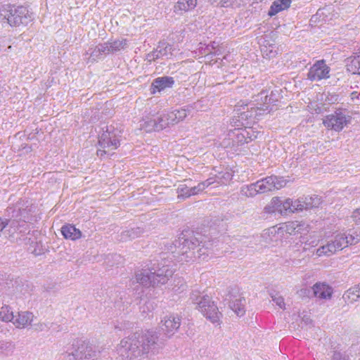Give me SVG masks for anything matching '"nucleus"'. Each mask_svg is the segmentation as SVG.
<instances>
[{
    "mask_svg": "<svg viewBox=\"0 0 360 360\" xmlns=\"http://www.w3.org/2000/svg\"><path fill=\"white\" fill-rule=\"evenodd\" d=\"M135 278L137 283L146 287L154 286L157 283L155 280V275L153 274L151 269L139 271L136 274Z\"/></svg>",
    "mask_w": 360,
    "mask_h": 360,
    "instance_id": "12",
    "label": "nucleus"
},
{
    "mask_svg": "<svg viewBox=\"0 0 360 360\" xmlns=\"http://www.w3.org/2000/svg\"><path fill=\"white\" fill-rule=\"evenodd\" d=\"M143 233V229L140 227H136L129 230L124 231L121 234V240L126 241L127 240L134 239L140 236Z\"/></svg>",
    "mask_w": 360,
    "mask_h": 360,
    "instance_id": "25",
    "label": "nucleus"
},
{
    "mask_svg": "<svg viewBox=\"0 0 360 360\" xmlns=\"http://www.w3.org/2000/svg\"><path fill=\"white\" fill-rule=\"evenodd\" d=\"M314 297L320 300H330L333 294V288L325 283H316L312 287Z\"/></svg>",
    "mask_w": 360,
    "mask_h": 360,
    "instance_id": "13",
    "label": "nucleus"
},
{
    "mask_svg": "<svg viewBox=\"0 0 360 360\" xmlns=\"http://www.w3.org/2000/svg\"><path fill=\"white\" fill-rule=\"evenodd\" d=\"M197 4V0H179L174 6L175 11H188L193 9Z\"/></svg>",
    "mask_w": 360,
    "mask_h": 360,
    "instance_id": "24",
    "label": "nucleus"
},
{
    "mask_svg": "<svg viewBox=\"0 0 360 360\" xmlns=\"http://www.w3.org/2000/svg\"><path fill=\"white\" fill-rule=\"evenodd\" d=\"M240 117H241V119H243L244 117H247V115L245 114V112H243L240 114Z\"/></svg>",
    "mask_w": 360,
    "mask_h": 360,
    "instance_id": "55",
    "label": "nucleus"
},
{
    "mask_svg": "<svg viewBox=\"0 0 360 360\" xmlns=\"http://www.w3.org/2000/svg\"><path fill=\"white\" fill-rule=\"evenodd\" d=\"M156 118L146 117L141 121V126L147 131H158Z\"/></svg>",
    "mask_w": 360,
    "mask_h": 360,
    "instance_id": "29",
    "label": "nucleus"
},
{
    "mask_svg": "<svg viewBox=\"0 0 360 360\" xmlns=\"http://www.w3.org/2000/svg\"><path fill=\"white\" fill-rule=\"evenodd\" d=\"M189 299L195 305V309L211 322L214 323L219 321L221 313L210 296L201 295L199 291L194 290L191 293Z\"/></svg>",
    "mask_w": 360,
    "mask_h": 360,
    "instance_id": "2",
    "label": "nucleus"
},
{
    "mask_svg": "<svg viewBox=\"0 0 360 360\" xmlns=\"http://www.w3.org/2000/svg\"><path fill=\"white\" fill-rule=\"evenodd\" d=\"M356 296V298H360V287L359 285L349 289L344 295V297H347L348 299H352V301H356V299L352 297Z\"/></svg>",
    "mask_w": 360,
    "mask_h": 360,
    "instance_id": "37",
    "label": "nucleus"
},
{
    "mask_svg": "<svg viewBox=\"0 0 360 360\" xmlns=\"http://www.w3.org/2000/svg\"><path fill=\"white\" fill-rule=\"evenodd\" d=\"M171 46L166 43H161L153 52L148 54L147 59L149 61L154 60L158 58L167 56L171 51Z\"/></svg>",
    "mask_w": 360,
    "mask_h": 360,
    "instance_id": "20",
    "label": "nucleus"
},
{
    "mask_svg": "<svg viewBox=\"0 0 360 360\" xmlns=\"http://www.w3.org/2000/svg\"><path fill=\"white\" fill-rule=\"evenodd\" d=\"M333 360H349V357L340 352H335L333 356Z\"/></svg>",
    "mask_w": 360,
    "mask_h": 360,
    "instance_id": "50",
    "label": "nucleus"
},
{
    "mask_svg": "<svg viewBox=\"0 0 360 360\" xmlns=\"http://www.w3.org/2000/svg\"><path fill=\"white\" fill-rule=\"evenodd\" d=\"M157 341L158 336L153 332L135 333L122 339L117 351L124 359H136L148 354Z\"/></svg>",
    "mask_w": 360,
    "mask_h": 360,
    "instance_id": "1",
    "label": "nucleus"
},
{
    "mask_svg": "<svg viewBox=\"0 0 360 360\" xmlns=\"http://www.w3.org/2000/svg\"><path fill=\"white\" fill-rule=\"evenodd\" d=\"M36 326H37L36 329H39V330H42L44 328V327H45V324H44V323H38L37 325H36Z\"/></svg>",
    "mask_w": 360,
    "mask_h": 360,
    "instance_id": "54",
    "label": "nucleus"
},
{
    "mask_svg": "<svg viewBox=\"0 0 360 360\" xmlns=\"http://www.w3.org/2000/svg\"><path fill=\"white\" fill-rule=\"evenodd\" d=\"M352 98L354 99L355 97H357L356 95V92H352Z\"/></svg>",
    "mask_w": 360,
    "mask_h": 360,
    "instance_id": "56",
    "label": "nucleus"
},
{
    "mask_svg": "<svg viewBox=\"0 0 360 360\" xmlns=\"http://www.w3.org/2000/svg\"><path fill=\"white\" fill-rule=\"evenodd\" d=\"M300 240L301 245L304 244L302 248L303 251H306L309 249L310 247H316L319 244V240L315 238L306 239L304 237H301Z\"/></svg>",
    "mask_w": 360,
    "mask_h": 360,
    "instance_id": "38",
    "label": "nucleus"
},
{
    "mask_svg": "<svg viewBox=\"0 0 360 360\" xmlns=\"http://www.w3.org/2000/svg\"><path fill=\"white\" fill-rule=\"evenodd\" d=\"M269 100L267 92L266 91H262L255 100V101L257 102V108L263 110L267 109V106H265V105L268 103Z\"/></svg>",
    "mask_w": 360,
    "mask_h": 360,
    "instance_id": "30",
    "label": "nucleus"
},
{
    "mask_svg": "<svg viewBox=\"0 0 360 360\" xmlns=\"http://www.w3.org/2000/svg\"><path fill=\"white\" fill-rule=\"evenodd\" d=\"M259 193L274 191L284 187L287 181L283 177L270 176L257 181Z\"/></svg>",
    "mask_w": 360,
    "mask_h": 360,
    "instance_id": "7",
    "label": "nucleus"
},
{
    "mask_svg": "<svg viewBox=\"0 0 360 360\" xmlns=\"http://www.w3.org/2000/svg\"><path fill=\"white\" fill-rule=\"evenodd\" d=\"M212 184H213L212 179H207L205 181L199 183L197 186L191 187V196L198 195Z\"/></svg>",
    "mask_w": 360,
    "mask_h": 360,
    "instance_id": "28",
    "label": "nucleus"
},
{
    "mask_svg": "<svg viewBox=\"0 0 360 360\" xmlns=\"http://www.w3.org/2000/svg\"><path fill=\"white\" fill-rule=\"evenodd\" d=\"M232 174L228 171L219 172L215 174L214 176H211L209 179H212L213 184L217 182L219 184H226L232 179Z\"/></svg>",
    "mask_w": 360,
    "mask_h": 360,
    "instance_id": "26",
    "label": "nucleus"
},
{
    "mask_svg": "<svg viewBox=\"0 0 360 360\" xmlns=\"http://www.w3.org/2000/svg\"><path fill=\"white\" fill-rule=\"evenodd\" d=\"M249 135L250 133L246 129L243 130L242 131H238L236 134L238 139H239L240 136H241L243 139H244V142L246 143L248 142L247 139H250V140L252 139L251 136H250Z\"/></svg>",
    "mask_w": 360,
    "mask_h": 360,
    "instance_id": "49",
    "label": "nucleus"
},
{
    "mask_svg": "<svg viewBox=\"0 0 360 360\" xmlns=\"http://www.w3.org/2000/svg\"><path fill=\"white\" fill-rule=\"evenodd\" d=\"M278 48L275 43H273L269 39H264L261 44V52L264 58L271 59L278 53Z\"/></svg>",
    "mask_w": 360,
    "mask_h": 360,
    "instance_id": "16",
    "label": "nucleus"
},
{
    "mask_svg": "<svg viewBox=\"0 0 360 360\" xmlns=\"http://www.w3.org/2000/svg\"><path fill=\"white\" fill-rule=\"evenodd\" d=\"M217 46L218 45L217 44V43L213 41L210 44L207 45V49L210 53H212V50L215 49L217 47Z\"/></svg>",
    "mask_w": 360,
    "mask_h": 360,
    "instance_id": "53",
    "label": "nucleus"
},
{
    "mask_svg": "<svg viewBox=\"0 0 360 360\" xmlns=\"http://www.w3.org/2000/svg\"><path fill=\"white\" fill-rule=\"evenodd\" d=\"M345 240L347 242V247L349 245H354L360 241V230L354 231L352 233L346 235L345 233Z\"/></svg>",
    "mask_w": 360,
    "mask_h": 360,
    "instance_id": "36",
    "label": "nucleus"
},
{
    "mask_svg": "<svg viewBox=\"0 0 360 360\" xmlns=\"http://www.w3.org/2000/svg\"><path fill=\"white\" fill-rule=\"evenodd\" d=\"M243 138L240 136V138L238 139V141L242 143L243 142Z\"/></svg>",
    "mask_w": 360,
    "mask_h": 360,
    "instance_id": "57",
    "label": "nucleus"
},
{
    "mask_svg": "<svg viewBox=\"0 0 360 360\" xmlns=\"http://www.w3.org/2000/svg\"><path fill=\"white\" fill-rule=\"evenodd\" d=\"M15 346L11 342L0 341V353L8 354L12 352Z\"/></svg>",
    "mask_w": 360,
    "mask_h": 360,
    "instance_id": "39",
    "label": "nucleus"
},
{
    "mask_svg": "<svg viewBox=\"0 0 360 360\" xmlns=\"http://www.w3.org/2000/svg\"><path fill=\"white\" fill-rule=\"evenodd\" d=\"M352 68H354L353 73L360 75V56L352 61Z\"/></svg>",
    "mask_w": 360,
    "mask_h": 360,
    "instance_id": "48",
    "label": "nucleus"
},
{
    "mask_svg": "<svg viewBox=\"0 0 360 360\" xmlns=\"http://www.w3.org/2000/svg\"><path fill=\"white\" fill-rule=\"evenodd\" d=\"M350 120L351 117L349 115L342 110H338L334 113L327 115L323 123L328 129L340 131L350 122Z\"/></svg>",
    "mask_w": 360,
    "mask_h": 360,
    "instance_id": "6",
    "label": "nucleus"
},
{
    "mask_svg": "<svg viewBox=\"0 0 360 360\" xmlns=\"http://www.w3.org/2000/svg\"><path fill=\"white\" fill-rule=\"evenodd\" d=\"M330 68L324 60H317L309 69L307 78L311 81H320L330 77Z\"/></svg>",
    "mask_w": 360,
    "mask_h": 360,
    "instance_id": "8",
    "label": "nucleus"
},
{
    "mask_svg": "<svg viewBox=\"0 0 360 360\" xmlns=\"http://www.w3.org/2000/svg\"><path fill=\"white\" fill-rule=\"evenodd\" d=\"M295 221L298 224L296 229L297 233H303L309 231V226L304 221Z\"/></svg>",
    "mask_w": 360,
    "mask_h": 360,
    "instance_id": "45",
    "label": "nucleus"
},
{
    "mask_svg": "<svg viewBox=\"0 0 360 360\" xmlns=\"http://www.w3.org/2000/svg\"><path fill=\"white\" fill-rule=\"evenodd\" d=\"M272 300L278 305L281 309H285V302L283 297L276 294L275 295H271Z\"/></svg>",
    "mask_w": 360,
    "mask_h": 360,
    "instance_id": "47",
    "label": "nucleus"
},
{
    "mask_svg": "<svg viewBox=\"0 0 360 360\" xmlns=\"http://www.w3.org/2000/svg\"><path fill=\"white\" fill-rule=\"evenodd\" d=\"M245 299L239 296L230 302L229 307L238 316H241L245 312Z\"/></svg>",
    "mask_w": 360,
    "mask_h": 360,
    "instance_id": "21",
    "label": "nucleus"
},
{
    "mask_svg": "<svg viewBox=\"0 0 360 360\" xmlns=\"http://www.w3.org/2000/svg\"><path fill=\"white\" fill-rule=\"evenodd\" d=\"M233 3V0H221L219 2V5L221 7H229L232 6Z\"/></svg>",
    "mask_w": 360,
    "mask_h": 360,
    "instance_id": "52",
    "label": "nucleus"
},
{
    "mask_svg": "<svg viewBox=\"0 0 360 360\" xmlns=\"http://www.w3.org/2000/svg\"><path fill=\"white\" fill-rule=\"evenodd\" d=\"M109 43L111 46L110 50L112 51V53L124 49L127 46V41L124 39L114 40L109 41Z\"/></svg>",
    "mask_w": 360,
    "mask_h": 360,
    "instance_id": "32",
    "label": "nucleus"
},
{
    "mask_svg": "<svg viewBox=\"0 0 360 360\" xmlns=\"http://www.w3.org/2000/svg\"><path fill=\"white\" fill-rule=\"evenodd\" d=\"M14 314L8 306H3L0 311V319L3 321L8 322L14 319Z\"/></svg>",
    "mask_w": 360,
    "mask_h": 360,
    "instance_id": "31",
    "label": "nucleus"
},
{
    "mask_svg": "<svg viewBox=\"0 0 360 360\" xmlns=\"http://www.w3.org/2000/svg\"><path fill=\"white\" fill-rule=\"evenodd\" d=\"M292 205V200H291L290 198H288L284 202H282L281 207L283 210V214H286L287 212H291Z\"/></svg>",
    "mask_w": 360,
    "mask_h": 360,
    "instance_id": "46",
    "label": "nucleus"
},
{
    "mask_svg": "<svg viewBox=\"0 0 360 360\" xmlns=\"http://www.w3.org/2000/svg\"><path fill=\"white\" fill-rule=\"evenodd\" d=\"M156 120V129H158V131L162 130L170 125L169 122H168L169 120H167V114H165L160 117H157Z\"/></svg>",
    "mask_w": 360,
    "mask_h": 360,
    "instance_id": "40",
    "label": "nucleus"
},
{
    "mask_svg": "<svg viewBox=\"0 0 360 360\" xmlns=\"http://www.w3.org/2000/svg\"><path fill=\"white\" fill-rule=\"evenodd\" d=\"M110 46H111L109 41L97 45L90 53V58H92L93 60H96L101 58L103 55L112 53Z\"/></svg>",
    "mask_w": 360,
    "mask_h": 360,
    "instance_id": "17",
    "label": "nucleus"
},
{
    "mask_svg": "<svg viewBox=\"0 0 360 360\" xmlns=\"http://www.w3.org/2000/svg\"><path fill=\"white\" fill-rule=\"evenodd\" d=\"M304 210V204H303V198H300L295 201H292V205L291 208V212H294L295 211H302Z\"/></svg>",
    "mask_w": 360,
    "mask_h": 360,
    "instance_id": "41",
    "label": "nucleus"
},
{
    "mask_svg": "<svg viewBox=\"0 0 360 360\" xmlns=\"http://www.w3.org/2000/svg\"><path fill=\"white\" fill-rule=\"evenodd\" d=\"M179 248H180L183 255L188 254L189 251H193L197 248L200 246L202 242L195 236H191L186 237V235L183 234L182 236L179 238ZM192 252H191V253Z\"/></svg>",
    "mask_w": 360,
    "mask_h": 360,
    "instance_id": "9",
    "label": "nucleus"
},
{
    "mask_svg": "<svg viewBox=\"0 0 360 360\" xmlns=\"http://www.w3.org/2000/svg\"><path fill=\"white\" fill-rule=\"evenodd\" d=\"M61 233L66 239H70L72 240L79 239L82 236V232L75 226L71 224H67L63 226L61 228Z\"/></svg>",
    "mask_w": 360,
    "mask_h": 360,
    "instance_id": "19",
    "label": "nucleus"
},
{
    "mask_svg": "<svg viewBox=\"0 0 360 360\" xmlns=\"http://www.w3.org/2000/svg\"><path fill=\"white\" fill-rule=\"evenodd\" d=\"M162 323L161 328L162 331L170 337L179 328L181 318L179 316L169 315L165 317Z\"/></svg>",
    "mask_w": 360,
    "mask_h": 360,
    "instance_id": "10",
    "label": "nucleus"
},
{
    "mask_svg": "<svg viewBox=\"0 0 360 360\" xmlns=\"http://www.w3.org/2000/svg\"><path fill=\"white\" fill-rule=\"evenodd\" d=\"M297 224H298L295 221H288V223H286L285 226V231L290 235L297 233V231H296V229L297 227Z\"/></svg>",
    "mask_w": 360,
    "mask_h": 360,
    "instance_id": "43",
    "label": "nucleus"
},
{
    "mask_svg": "<svg viewBox=\"0 0 360 360\" xmlns=\"http://www.w3.org/2000/svg\"><path fill=\"white\" fill-rule=\"evenodd\" d=\"M0 19L11 26L27 25L33 19L32 13L26 7L6 5L0 9Z\"/></svg>",
    "mask_w": 360,
    "mask_h": 360,
    "instance_id": "3",
    "label": "nucleus"
},
{
    "mask_svg": "<svg viewBox=\"0 0 360 360\" xmlns=\"http://www.w3.org/2000/svg\"><path fill=\"white\" fill-rule=\"evenodd\" d=\"M352 217L356 224H360V207L353 212Z\"/></svg>",
    "mask_w": 360,
    "mask_h": 360,
    "instance_id": "51",
    "label": "nucleus"
},
{
    "mask_svg": "<svg viewBox=\"0 0 360 360\" xmlns=\"http://www.w3.org/2000/svg\"><path fill=\"white\" fill-rule=\"evenodd\" d=\"M345 239V233H340L336 235L333 240L328 242L326 245L330 250V255L347 247V242Z\"/></svg>",
    "mask_w": 360,
    "mask_h": 360,
    "instance_id": "15",
    "label": "nucleus"
},
{
    "mask_svg": "<svg viewBox=\"0 0 360 360\" xmlns=\"http://www.w3.org/2000/svg\"><path fill=\"white\" fill-rule=\"evenodd\" d=\"M257 181L254 184H251L250 185L248 186L245 188H243L242 191L244 193V195L246 197H253L257 194L259 193V186H257Z\"/></svg>",
    "mask_w": 360,
    "mask_h": 360,
    "instance_id": "34",
    "label": "nucleus"
},
{
    "mask_svg": "<svg viewBox=\"0 0 360 360\" xmlns=\"http://www.w3.org/2000/svg\"><path fill=\"white\" fill-rule=\"evenodd\" d=\"M176 193L179 199H185L191 197L190 188L184 184L179 185Z\"/></svg>",
    "mask_w": 360,
    "mask_h": 360,
    "instance_id": "33",
    "label": "nucleus"
},
{
    "mask_svg": "<svg viewBox=\"0 0 360 360\" xmlns=\"http://www.w3.org/2000/svg\"><path fill=\"white\" fill-rule=\"evenodd\" d=\"M173 83L174 80L172 77H158L155 79L152 84V93L155 94L156 91H160L167 87H169Z\"/></svg>",
    "mask_w": 360,
    "mask_h": 360,
    "instance_id": "18",
    "label": "nucleus"
},
{
    "mask_svg": "<svg viewBox=\"0 0 360 360\" xmlns=\"http://www.w3.org/2000/svg\"><path fill=\"white\" fill-rule=\"evenodd\" d=\"M321 202V199L317 195L307 196L303 198V204L304 210L311 209L312 207H318Z\"/></svg>",
    "mask_w": 360,
    "mask_h": 360,
    "instance_id": "27",
    "label": "nucleus"
},
{
    "mask_svg": "<svg viewBox=\"0 0 360 360\" xmlns=\"http://www.w3.org/2000/svg\"><path fill=\"white\" fill-rule=\"evenodd\" d=\"M120 131L115 130L112 127H107L105 131L98 138L99 148L97 150L98 156H103L109 154L111 151L117 149L120 145Z\"/></svg>",
    "mask_w": 360,
    "mask_h": 360,
    "instance_id": "4",
    "label": "nucleus"
},
{
    "mask_svg": "<svg viewBox=\"0 0 360 360\" xmlns=\"http://www.w3.org/2000/svg\"><path fill=\"white\" fill-rule=\"evenodd\" d=\"M281 200L278 197H274L271 200L269 207H266V210H269L270 207L272 208L271 211L272 212H278L281 214H283V210L281 207Z\"/></svg>",
    "mask_w": 360,
    "mask_h": 360,
    "instance_id": "35",
    "label": "nucleus"
},
{
    "mask_svg": "<svg viewBox=\"0 0 360 360\" xmlns=\"http://www.w3.org/2000/svg\"><path fill=\"white\" fill-rule=\"evenodd\" d=\"M173 274V269L168 265H162L161 267H158L153 271V274L155 275V280L157 281L156 285L166 283Z\"/></svg>",
    "mask_w": 360,
    "mask_h": 360,
    "instance_id": "14",
    "label": "nucleus"
},
{
    "mask_svg": "<svg viewBox=\"0 0 360 360\" xmlns=\"http://www.w3.org/2000/svg\"><path fill=\"white\" fill-rule=\"evenodd\" d=\"M98 352L91 345L84 341L77 340L72 345V349L66 352L68 360H95Z\"/></svg>",
    "mask_w": 360,
    "mask_h": 360,
    "instance_id": "5",
    "label": "nucleus"
},
{
    "mask_svg": "<svg viewBox=\"0 0 360 360\" xmlns=\"http://www.w3.org/2000/svg\"><path fill=\"white\" fill-rule=\"evenodd\" d=\"M196 249H197L196 251L195 250L193 251H192L191 255H187V257H190L191 259H192L193 257L200 258L202 255H207V249L204 248L203 245H202L201 248H200V246H199Z\"/></svg>",
    "mask_w": 360,
    "mask_h": 360,
    "instance_id": "42",
    "label": "nucleus"
},
{
    "mask_svg": "<svg viewBox=\"0 0 360 360\" xmlns=\"http://www.w3.org/2000/svg\"><path fill=\"white\" fill-rule=\"evenodd\" d=\"M34 317V314L30 311H19L14 316L13 323L17 328H25L31 326Z\"/></svg>",
    "mask_w": 360,
    "mask_h": 360,
    "instance_id": "11",
    "label": "nucleus"
},
{
    "mask_svg": "<svg viewBox=\"0 0 360 360\" xmlns=\"http://www.w3.org/2000/svg\"><path fill=\"white\" fill-rule=\"evenodd\" d=\"M329 251H330V250L328 249V248L327 247V245L326 244V245L321 246L318 249H316L315 250V254L318 257H323V256L329 257V256H330L329 254Z\"/></svg>",
    "mask_w": 360,
    "mask_h": 360,
    "instance_id": "44",
    "label": "nucleus"
},
{
    "mask_svg": "<svg viewBox=\"0 0 360 360\" xmlns=\"http://www.w3.org/2000/svg\"><path fill=\"white\" fill-rule=\"evenodd\" d=\"M187 116L186 109L175 110L167 113V120L170 125L175 124L180 121L184 120Z\"/></svg>",
    "mask_w": 360,
    "mask_h": 360,
    "instance_id": "23",
    "label": "nucleus"
},
{
    "mask_svg": "<svg viewBox=\"0 0 360 360\" xmlns=\"http://www.w3.org/2000/svg\"><path fill=\"white\" fill-rule=\"evenodd\" d=\"M291 0H276L273 2L268 12L270 16L275 15L281 11L290 7Z\"/></svg>",
    "mask_w": 360,
    "mask_h": 360,
    "instance_id": "22",
    "label": "nucleus"
}]
</instances>
